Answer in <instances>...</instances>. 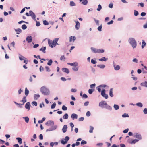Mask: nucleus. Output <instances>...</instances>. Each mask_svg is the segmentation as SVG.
Here are the masks:
<instances>
[{
    "label": "nucleus",
    "instance_id": "nucleus-1",
    "mask_svg": "<svg viewBox=\"0 0 147 147\" xmlns=\"http://www.w3.org/2000/svg\"><path fill=\"white\" fill-rule=\"evenodd\" d=\"M59 38H55L53 41L50 39L48 40V43L49 46L52 48L55 47L57 45H59L57 43Z\"/></svg>",
    "mask_w": 147,
    "mask_h": 147
},
{
    "label": "nucleus",
    "instance_id": "nucleus-2",
    "mask_svg": "<svg viewBox=\"0 0 147 147\" xmlns=\"http://www.w3.org/2000/svg\"><path fill=\"white\" fill-rule=\"evenodd\" d=\"M40 90L44 95H48L49 94L50 91L49 89L45 86L42 87L40 88Z\"/></svg>",
    "mask_w": 147,
    "mask_h": 147
},
{
    "label": "nucleus",
    "instance_id": "nucleus-3",
    "mask_svg": "<svg viewBox=\"0 0 147 147\" xmlns=\"http://www.w3.org/2000/svg\"><path fill=\"white\" fill-rule=\"evenodd\" d=\"M128 42L134 49L137 46V42L135 39L133 38H130L128 39Z\"/></svg>",
    "mask_w": 147,
    "mask_h": 147
},
{
    "label": "nucleus",
    "instance_id": "nucleus-4",
    "mask_svg": "<svg viewBox=\"0 0 147 147\" xmlns=\"http://www.w3.org/2000/svg\"><path fill=\"white\" fill-rule=\"evenodd\" d=\"M69 139L70 138L69 136H66L64 138V140L63 139L61 140V142L62 144L64 145L67 142Z\"/></svg>",
    "mask_w": 147,
    "mask_h": 147
},
{
    "label": "nucleus",
    "instance_id": "nucleus-5",
    "mask_svg": "<svg viewBox=\"0 0 147 147\" xmlns=\"http://www.w3.org/2000/svg\"><path fill=\"white\" fill-rule=\"evenodd\" d=\"M105 89H103L101 90V95L106 99H107L108 98V95L105 93Z\"/></svg>",
    "mask_w": 147,
    "mask_h": 147
},
{
    "label": "nucleus",
    "instance_id": "nucleus-6",
    "mask_svg": "<svg viewBox=\"0 0 147 147\" xmlns=\"http://www.w3.org/2000/svg\"><path fill=\"white\" fill-rule=\"evenodd\" d=\"M107 103L105 101L102 100L99 103V106L102 108H105V106H106L107 105Z\"/></svg>",
    "mask_w": 147,
    "mask_h": 147
},
{
    "label": "nucleus",
    "instance_id": "nucleus-7",
    "mask_svg": "<svg viewBox=\"0 0 147 147\" xmlns=\"http://www.w3.org/2000/svg\"><path fill=\"white\" fill-rule=\"evenodd\" d=\"M45 124L48 126H54V122L53 121L49 120L45 123Z\"/></svg>",
    "mask_w": 147,
    "mask_h": 147
},
{
    "label": "nucleus",
    "instance_id": "nucleus-8",
    "mask_svg": "<svg viewBox=\"0 0 147 147\" xmlns=\"http://www.w3.org/2000/svg\"><path fill=\"white\" fill-rule=\"evenodd\" d=\"M57 126L55 125L54 126H52V127H50L46 130V132L50 131L55 130L57 128Z\"/></svg>",
    "mask_w": 147,
    "mask_h": 147
},
{
    "label": "nucleus",
    "instance_id": "nucleus-9",
    "mask_svg": "<svg viewBox=\"0 0 147 147\" xmlns=\"http://www.w3.org/2000/svg\"><path fill=\"white\" fill-rule=\"evenodd\" d=\"M134 137L138 140H141L142 139L141 135L140 134L138 133H136L134 134Z\"/></svg>",
    "mask_w": 147,
    "mask_h": 147
},
{
    "label": "nucleus",
    "instance_id": "nucleus-10",
    "mask_svg": "<svg viewBox=\"0 0 147 147\" xmlns=\"http://www.w3.org/2000/svg\"><path fill=\"white\" fill-rule=\"evenodd\" d=\"M30 16H31L33 19L34 20H36V15L35 13L31 10L29 11Z\"/></svg>",
    "mask_w": 147,
    "mask_h": 147
},
{
    "label": "nucleus",
    "instance_id": "nucleus-11",
    "mask_svg": "<svg viewBox=\"0 0 147 147\" xmlns=\"http://www.w3.org/2000/svg\"><path fill=\"white\" fill-rule=\"evenodd\" d=\"M26 40L27 42L30 43H31L32 40V37L31 36H28L26 37Z\"/></svg>",
    "mask_w": 147,
    "mask_h": 147
},
{
    "label": "nucleus",
    "instance_id": "nucleus-12",
    "mask_svg": "<svg viewBox=\"0 0 147 147\" xmlns=\"http://www.w3.org/2000/svg\"><path fill=\"white\" fill-rule=\"evenodd\" d=\"M31 106L30 103L29 102H27L25 104V108L27 109L28 111L30 110V106Z\"/></svg>",
    "mask_w": 147,
    "mask_h": 147
},
{
    "label": "nucleus",
    "instance_id": "nucleus-13",
    "mask_svg": "<svg viewBox=\"0 0 147 147\" xmlns=\"http://www.w3.org/2000/svg\"><path fill=\"white\" fill-rule=\"evenodd\" d=\"M76 24L75 26V28L76 30H78L80 26V24L78 21H76Z\"/></svg>",
    "mask_w": 147,
    "mask_h": 147
},
{
    "label": "nucleus",
    "instance_id": "nucleus-14",
    "mask_svg": "<svg viewBox=\"0 0 147 147\" xmlns=\"http://www.w3.org/2000/svg\"><path fill=\"white\" fill-rule=\"evenodd\" d=\"M140 85L142 86L147 88V81H145L141 82Z\"/></svg>",
    "mask_w": 147,
    "mask_h": 147
},
{
    "label": "nucleus",
    "instance_id": "nucleus-15",
    "mask_svg": "<svg viewBox=\"0 0 147 147\" xmlns=\"http://www.w3.org/2000/svg\"><path fill=\"white\" fill-rule=\"evenodd\" d=\"M113 66L114 68V69L115 70H118L120 69V67L119 65H117L116 66L115 65V62L113 61Z\"/></svg>",
    "mask_w": 147,
    "mask_h": 147
},
{
    "label": "nucleus",
    "instance_id": "nucleus-16",
    "mask_svg": "<svg viewBox=\"0 0 147 147\" xmlns=\"http://www.w3.org/2000/svg\"><path fill=\"white\" fill-rule=\"evenodd\" d=\"M78 65V63H76V64L75 65L74 67H73L72 68V70L75 71H77L78 69V68L77 67Z\"/></svg>",
    "mask_w": 147,
    "mask_h": 147
},
{
    "label": "nucleus",
    "instance_id": "nucleus-17",
    "mask_svg": "<svg viewBox=\"0 0 147 147\" xmlns=\"http://www.w3.org/2000/svg\"><path fill=\"white\" fill-rule=\"evenodd\" d=\"M62 70L64 72L66 73L67 74H68L69 73V69L66 68H63L62 69Z\"/></svg>",
    "mask_w": 147,
    "mask_h": 147
},
{
    "label": "nucleus",
    "instance_id": "nucleus-18",
    "mask_svg": "<svg viewBox=\"0 0 147 147\" xmlns=\"http://www.w3.org/2000/svg\"><path fill=\"white\" fill-rule=\"evenodd\" d=\"M67 128V125H64L62 129V131L63 133H65L66 131Z\"/></svg>",
    "mask_w": 147,
    "mask_h": 147
},
{
    "label": "nucleus",
    "instance_id": "nucleus-19",
    "mask_svg": "<svg viewBox=\"0 0 147 147\" xmlns=\"http://www.w3.org/2000/svg\"><path fill=\"white\" fill-rule=\"evenodd\" d=\"M80 2H82L81 3L84 5H86L88 4L87 0H79Z\"/></svg>",
    "mask_w": 147,
    "mask_h": 147
},
{
    "label": "nucleus",
    "instance_id": "nucleus-20",
    "mask_svg": "<svg viewBox=\"0 0 147 147\" xmlns=\"http://www.w3.org/2000/svg\"><path fill=\"white\" fill-rule=\"evenodd\" d=\"M138 141L139 140L137 139H135L133 140L131 142H129V143L131 144H134L138 142Z\"/></svg>",
    "mask_w": 147,
    "mask_h": 147
},
{
    "label": "nucleus",
    "instance_id": "nucleus-21",
    "mask_svg": "<svg viewBox=\"0 0 147 147\" xmlns=\"http://www.w3.org/2000/svg\"><path fill=\"white\" fill-rule=\"evenodd\" d=\"M71 117L73 119H77L78 118V115L76 114L73 113L71 115Z\"/></svg>",
    "mask_w": 147,
    "mask_h": 147
},
{
    "label": "nucleus",
    "instance_id": "nucleus-22",
    "mask_svg": "<svg viewBox=\"0 0 147 147\" xmlns=\"http://www.w3.org/2000/svg\"><path fill=\"white\" fill-rule=\"evenodd\" d=\"M15 31L16 32V34H19L20 33H21L22 32V30L20 28H18L17 29H15Z\"/></svg>",
    "mask_w": 147,
    "mask_h": 147
},
{
    "label": "nucleus",
    "instance_id": "nucleus-23",
    "mask_svg": "<svg viewBox=\"0 0 147 147\" xmlns=\"http://www.w3.org/2000/svg\"><path fill=\"white\" fill-rule=\"evenodd\" d=\"M40 97V95L38 94H34V99L35 100H37Z\"/></svg>",
    "mask_w": 147,
    "mask_h": 147
},
{
    "label": "nucleus",
    "instance_id": "nucleus-24",
    "mask_svg": "<svg viewBox=\"0 0 147 147\" xmlns=\"http://www.w3.org/2000/svg\"><path fill=\"white\" fill-rule=\"evenodd\" d=\"M46 47H43L41 48L39 50L40 51H42L43 53H46Z\"/></svg>",
    "mask_w": 147,
    "mask_h": 147
},
{
    "label": "nucleus",
    "instance_id": "nucleus-25",
    "mask_svg": "<svg viewBox=\"0 0 147 147\" xmlns=\"http://www.w3.org/2000/svg\"><path fill=\"white\" fill-rule=\"evenodd\" d=\"M105 108L106 109L110 111H111L112 110V107L108 105L107 104L106 106H105Z\"/></svg>",
    "mask_w": 147,
    "mask_h": 147
},
{
    "label": "nucleus",
    "instance_id": "nucleus-26",
    "mask_svg": "<svg viewBox=\"0 0 147 147\" xmlns=\"http://www.w3.org/2000/svg\"><path fill=\"white\" fill-rule=\"evenodd\" d=\"M108 58H106L105 57H103L99 59V60L100 61H106L108 60Z\"/></svg>",
    "mask_w": 147,
    "mask_h": 147
},
{
    "label": "nucleus",
    "instance_id": "nucleus-27",
    "mask_svg": "<svg viewBox=\"0 0 147 147\" xmlns=\"http://www.w3.org/2000/svg\"><path fill=\"white\" fill-rule=\"evenodd\" d=\"M109 95L110 97H112L113 96V88H111L109 90Z\"/></svg>",
    "mask_w": 147,
    "mask_h": 147
},
{
    "label": "nucleus",
    "instance_id": "nucleus-28",
    "mask_svg": "<svg viewBox=\"0 0 147 147\" xmlns=\"http://www.w3.org/2000/svg\"><path fill=\"white\" fill-rule=\"evenodd\" d=\"M91 49L92 52L95 53H98V51L97 49H96L94 48L91 47Z\"/></svg>",
    "mask_w": 147,
    "mask_h": 147
},
{
    "label": "nucleus",
    "instance_id": "nucleus-29",
    "mask_svg": "<svg viewBox=\"0 0 147 147\" xmlns=\"http://www.w3.org/2000/svg\"><path fill=\"white\" fill-rule=\"evenodd\" d=\"M16 140H18V142L20 144H22V139L20 137H17L16 138Z\"/></svg>",
    "mask_w": 147,
    "mask_h": 147
},
{
    "label": "nucleus",
    "instance_id": "nucleus-30",
    "mask_svg": "<svg viewBox=\"0 0 147 147\" xmlns=\"http://www.w3.org/2000/svg\"><path fill=\"white\" fill-rule=\"evenodd\" d=\"M19 58L20 60L22 61L24 60V59L26 58L20 54H19Z\"/></svg>",
    "mask_w": 147,
    "mask_h": 147
},
{
    "label": "nucleus",
    "instance_id": "nucleus-31",
    "mask_svg": "<svg viewBox=\"0 0 147 147\" xmlns=\"http://www.w3.org/2000/svg\"><path fill=\"white\" fill-rule=\"evenodd\" d=\"M29 92V91L28 90L27 88L26 87L25 90V94L26 96H27L28 95Z\"/></svg>",
    "mask_w": 147,
    "mask_h": 147
},
{
    "label": "nucleus",
    "instance_id": "nucleus-32",
    "mask_svg": "<svg viewBox=\"0 0 147 147\" xmlns=\"http://www.w3.org/2000/svg\"><path fill=\"white\" fill-rule=\"evenodd\" d=\"M26 96H24L23 97L22 100L20 101L23 102L22 104H24L26 102Z\"/></svg>",
    "mask_w": 147,
    "mask_h": 147
},
{
    "label": "nucleus",
    "instance_id": "nucleus-33",
    "mask_svg": "<svg viewBox=\"0 0 147 147\" xmlns=\"http://www.w3.org/2000/svg\"><path fill=\"white\" fill-rule=\"evenodd\" d=\"M113 107L115 110H118L119 108V106L117 104H114L113 105Z\"/></svg>",
    "mask_w": 147,
    "mask_h": 147
},
{
    "label": "nucleus",
    "instance_id": "nucleus-34",
    "mask_svg": "<svg viewBox=\"0 0 147 147\" xmlns=\"http://www.w3.org/2000/svg\"><path fill=\"white\" fill-rule=\"evenodd\" d=\"M76 37L75 36H71L69 38V42H71L72 40L73 41V42H74L75 40H76Z\"/></svg>",
    "mask_w": 147,
    "mask_h": 147
},
{
    "label": "nucleus",
    "instance_id": "nucleus-35",
    "mask_svg": "<svg viewBox=\"0 0 147 147\" xmlns=\"http://www.w3.org/2000/svg\"><path fill=\"white\" fill-rule=\"evenodd\" d=\"M68 117V115L67 113L65 114L63 117V118L64 119H67Z\"/></svg>",
    "mask_w": 147,
    "mask_h": 147
},
{
    "label": "nucleus",
    "instance_id": "nucleus-36",
    "mask_svg": "<svg viewBox=\"0 0 147 147\" xmlns=\"http://www.w3.org/2000/svg\"><path fill=\"white\" fill-rule=\"evenodd\" d=\"M146 45V43L144 41V40H142V44L141 46V47L142 49L144 48V47H145Z\"/></svg>",
    "mask_w": 147,
    "mask_h": 147
},
{
    "label": "nucleus",
    "instance_id": "nucleus-37",
    "mask_svg": "<svg viewBox=\"0 0 147 147\" xmlns=\"http://www.w3.org/2000/svg\"><path fill=\"white\" fill-rule=\"evenodd\" d=\"M97 67L101 69H104L105 67V66L104 65H97Z\"/></svg>",
    "mask_w": 147,
    "mask_h": 147
},
{
    "label": "nucleus",
    "instance_id": "nucleus-38",
    "mask_svg": "<svg viewBox=\"0 0 147 147\" xmlns=\"http://www.w3.org/2000/svg\"><path fill=\"white\" fill-rule=\"evenodd\" d=\"M98 53H102L104 52V50L102 49H97Z\"/></svg>",
    "mask_w": 147,
    "mask_h": 147
},
{
    "label": "nucleus",
    "instance_id": "nucleus-39",
    "mask_svg": "<svg viewBox=\"0 0 147 147\" xmlns=\"http://www.w3.org/2000/svg\"><path fill=\"white\" fill-rule=\"evenodd\" d=\"M91 63L93 64H95L97 63V61L95 59H91Z\"/></svg>",
    "mask_w": 147,
    "mask_h": 147
},
{
    "label": "nucleus",
    "instance_id": "nucleus-40",
    "mask_svg": "<svg viewBox=\"0 0 147 147\" xmlns=\"http://www.w3.org/2000/svg\"><path fill=\"white\" fill-rule=\"evenodd\" d=\"M23 118L24 119L26 123H28L29 122V118L28 117H23Z\"/></svg>",
    "mask_w": 147,
    "mask_h": 147
},
{
    "label": "nucleus",
    "instance_id": "nucleus-41",
    "mask_svg": "<svg viewBox=\"0 0 147 147\" xmlns=\"http://www.w3.org/2000/svg\"><path fill=\"white\" fill-rule=\"evenodd\" d=\"M46 119V118L45 117H43L42 118L41 120H39L38 121V123H42L44 121H45Z\"/></svg>",
    "mask_w": 147,
    "mask_h": 147
},
{
    "label": "nucleus",
    "instance_id": "nucleus-42",
    "mask_svg": "<svg viewBox=\"0 0 147 147\" xmlns=\"http://www.w3.org/2000/svg\"><path fill=\"white\" fill-rule=\"evenodd\" d=\"M93 19L94 20V21L96 23V24L98 25V26H99V21L98 20H96L95 18H93Z\"/></svg>",
    "mask_w": 147,
    "mask_h": 147
},
{
    "label": "nucleus",
    "instance_id": "nucleus-43",
    "mask_svg": "<svg viewBox=\"0 0 147 147\" xmlns=\"http://www.w3.org/2000/svg\"><path fill=\"white\" fill-rule=\"evenodd\" d=\"M136 105L140 107H143V104L141 102H138L136 104Z\"/></svg>",
    "mask_w": 147,
    "mask_h": 147
},
{
    "label": "nucleus",
    "instance_id": "nucleus-44",
    "mask_svg": "<svg viewBox=\"0 0 147 147\" xmlns=\"http://www.w3.org/2000/svg\"><path fill=\"white\" fill-rule=\"evenodd\" d=\"M75 3L73 1H71L70 2V5L71 6H76Z\"/></svg>",
    "mask_w": 147,
    "mask_h": 147
},
{
    "label": "nucleus",
    "instance_id": "nucleus-45",
    "mask_svg": "<svg viewBox=\"0 0 147 147\" xmlns=\"http://www.w3.org/2000/svg\"><path fill=\"white\" fill-rule=\"evenodd\" d=\"M76 63H78L77 62H75L73 63H67V64L69 65H70L71 66H75V64H76Z\"/></svg>",
    "mask_w": 147,
    "mask_h": 147
},
{
    "label": "nucleus",
    "instance_id": "nucleus-46",
    "mask_svg": "<svg viewBox=\"0 0 147 147\" xmlns=\"http://www.w3.org/2000/svg\"><path fill=\"white\" fill-rule=\"evenodd\" d=\"M122 116L123 118L128 117H129L128 114L126 113H124V114L122 115Z\"/></svg>",
    "mask_w": 147,
    "mask_h": 147
},
{
    "label": "nucleus",
    "instance_id": "nucleus-47",
    "mask_svg": "<svg viewBox=\"0 0 147 147\" xmlns=\"http://www.w3.org/2000/svg\"><path fill=\"white\" fill-rule=\"evenodd\" d=\"M94 91V89H90L88 90V93L90 94H91Z\"/></svg>",
    "mask_w": 147,
    "mask_h": 147
},
{
    "label": "nucleus",
    "instance_id": "nucleus-48",
    "mask_svg": "<svg viewBox=\"0 0 147 147\" xmlns=\"http://www.w3.org/2000/svg\"><path fill=\"white\" fill-rule=\"evenodd\" d=\"M102 8V6L100 4H99L98 5V7L97 9V10L98 11H100Z\"/></svg>",
    "mask_w": 147,
    "mask_h": 147
},
{
    "label": "nucleus",
    "instance_id": "nucleus-49",
    "mask_svg": "<svg viewBox=\"0 0 147 147\" xmlns=\"http://www.w3.org/2000/svg\"><path fill=\"white\" fill-rule=\"evenodd\" d=\"M53 63V61L52 59H50L49 60V61L47 63V65L49 66H50L51 65L52 63Z\"/></svg>",
    "mask_w": 147,
    "mask_h": 147
},
{
    "label": "nucleus",
    "instance_id": "nucleus-50",
    "mask_svg": "<svg viewBox=\"0 0 147 147\" xmlns=\"http://www.w3.org/2000/svg\"><path fill=\"white\" fill-rule=\"evenodd\" d=\"M87 144V142L84 140H82L81 142V145H84Z\"/></svg>",
    "mask_w": 147,
    "mask_h": 147
},
{
    "label": "nucleus",
    "instance_id": "nucleus-51",
    "mask_svg": "<svg viewBox=\"0 0 147 147\" xmlns=\"http://www.w3.org/2000/svg\"><path fill=\"white\" fill-rule=\"evenodd\" d=\"M43 24L45 25H47L49 24V23L46 20L43 21Z\"/></svg>",
    "mask_w": 147,
    "mask_h": 147
},
{
    "label": "nucleus",
    "instance_id": "nucleus-52",
    "mask_svg": "<svg viewBox=\"0 0 147 147\" xmlns=\"http://www.w3.org/2000/svg\"><path fill=\"white\" fill-rule=\"evenodd\" d=\"M90 129L89 131V132L90 133H92L93 132V131L94 129V127L92 126H90Z\"/></svg>",
    "mask_w": 147,
    "mask_h": 147
},
{
    "label": "nucleus",
    "instance_id": "nucleus-53",
    "mask_svg": "<svg viewBox=\"0 0 147 147\" xmlns=\"http://www.w3.org/2000/svg\"><path fill=\"white\" fill-rule=\"evenodd\" d=\"M102 25L101 24L97 28L98 30L99 31H102Z\"/></svg>",
    "mask_w": 147,
    "mask_h": 147
},
{
    "label": "nucleus",
    "instance_id": "nucleus-54",
    "mask_svg": "<svg viewBox=\"0 0 147 147\" xmlns=\"http://www.w3.org/2000/svg\"><path fill=\"white\" fill-rule=\"evenodd\" d=\"M62 109L63 111H66L67 110V107L64 105H63L62 107Z\"/></svg>",
    "mask_w": 147,
    "mask_h": 147
},
{
    "label": "nucleus",
    "instance_id": "nucleus-55",
    "mask_svg": "<svg viewBox=\"0 0 147 147\" xmlns=\"http://www.w3.org/2000/svg\"><path fill=\"white\" fill-rule=\"evenodd\" d=\"M56 106V103L55 102L53 103L51 106V109H54Z\"/></svg>",
    "mask_w": 147,
    "mask_h": 147
},
{
    "label": "nucleus",
    "instance_id": "nucleus-56",
    "mask_svg": "<svg viewBox=\"0 0 147 147\" xmlns=\"http://www.w3.org/2000/svg\"><path fill=\"white\" fill-rule=\"evenodd\" d=\"M21 28L22 29L25 30L27 28V27L26 25L23 24Z\"/></svg>",
    "mask_w": 147,
    "mask_h": 147
},
{
    "label": "nucleus",
    "instance_id": "nucleus-57",
    "mask_svg": "<svg viewBox=\"0 0 147 147\" xmlns=\"http://www.w3.org/2000/svg\"><path fill=\"white\" fill-rule=\"evenodd\" d=\"M35 20L36 22V26L37 27L39 26L40 25V22L39 21H37L36 19V20Z\"/></svg>",
    "mask_w": 147,
    "mask_h": 147
},
{
    "label": "nucleus",
    "instance_id": "nucleus-58",
    "mask_svg": "<svg viewBox=\"0 0 147 147\" xmlns=\"http://www.w3.org/2000/svg\"><path fill=\"white\" fill-rule=\"evenodd\" d=\"M134 15L135 16H137L139 14V13L138 11L136 10H134Z\"/></svg>",
    "mask_w": 147,
    "mask_h": 147
},
{
    "label": "nucleus",
    "instance_id": "nucleus-59",
    "mask_svg": "<svg viewBox=\"0 0 147 147\" xmlns=\"http://www.w3.org/2000/svg\"><path fill=\"white\" fill-rule=\"evenodd\" d=\"M103 145V143H97L96 144V146H99V147H101Z\"/></svg>",
    "mask_w": 147,
    "mask_h": 147
},
{
    "label": "nucleus",
    "instance_id": "nucleus-60",
    "mask_svg": "<svg viewBox=\"0 0 147 147\" xmlns=\"http://www.w3.org/2000/svg\"><path fill=\"white\" fill-rule=\"evenodd\" d=\"M45 68L46 71L49 72L50 71V69L48 66H45Z\"/></svg>",
    "mask_w": 147,
    "mask_h": 147
},
{
    "label": "nucleus",
    "instance_id": "nucleus-61",
    "mask_svg": "<svg viewBox=\"0 0 147 147\" xmlns=\"http://www.w3.org/2000/svg\"><path fill=\"white\" fill-rule=\"evenodd\" d=\"M91 115V113L90 111H87L86 113V115L87 117L90 116Z\"/></svg>",
    "mask_w": 147,
    "mask_h": 147
},
{
    "label": "nucleus",
    "instance_id": "nucleus-62",
    "mask_svg": "<svg viewBox=\"0 0 147 147\" xmlns=\"http://www.w3.org/2000/svg\"><path fill=\"white\" fill-rule=\"evenodd\" d=\"M96 86V84L95 83L92 84L90 85V87L92 88H94Z\"/></svg>",
    "mask_w": 147,
    "mask_h": 147
},
{
    "label": "nucleus",
    "instance_id": "nucleus-63",
    "mask_svg": "<svg viewBox=\"0 0 147 147\" xmlns=\"http://www.w3.org/2000/svg\"><path fill=\"white\" fill-rule=\"evenodd\" d=\"M32 105H34V106H36L37 105V103L35 101H34L32 102Z\"/></svg>",
    "mask_w": 147,
    "mask_h": 147
},
{
    "label": "nucleus",
    "instance_id": "nucleus-64",
    "mask_svg": "<svg viewBox=\"0 0 147 147\" xmlns=\"http://www.w3.org/2000/svg\"><path fill=\"white\" fill-rule=\"evenodd\" d=\"M143 112L144 114H147V108H145L143 110Z\"/></svg>",
    "mask_w": 147,
    "mask_h": 147
}]
</instances>
